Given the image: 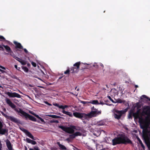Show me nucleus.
Returning <instances> with one entry per match:
<instances>
[{
	"mask_svg": "<svg viewBox=\"0 0 150 150\" xmlns=\"http://www.w3.org/2000/svg\"><path fill=\"white\" fill-rule=\"evenodd\" d=\"M112 142L114 146L120 144L126 145L132 144V141L124 133L118 134L112 140Z\"/></svg>",
	"mask_w": 150,
	"mask_h": 150,
	"instance_id": "nucleus-1",
	"label": "nucleus"
},
{
	"mask_svg": "<svg viewBox=\"0 0 150 150\" xmlns=\"http://www.w3.org/2000/svg\"><path fill=\"white\" fill-rule=\"evenodd\" d=\"M5 100L6 103L8 105L12 108L16 112L20 113L24 116L26 119L28 118L30 120L34 122H36L37 119L34 117L29 114L26 112L23 111L21 109L18 108V109L16 108V105L14 104L8 98H6Z\"/></svg>",
	"mask_w": 150,
	"mask_h": 150,
	"instance_id": "nucleus-2",
	"label": "nucleus"
},
{
	"mask_svg": "<svg viewBox=\"0 0 150 150\" xmlns=\"http://www.w3.org/2000/svg\"><path fill=\"white\" fill-rule=\"evenodd\" d=\"M139 122L140 124L141 128L143 129V136L146 137V139L145 140H147L148 137L149 138L148 135V133H149L148 128L150 126V122L139 120Z\"/></svg>",
	"mask_w": 150,
	"mask_h": 150,
	"instance_id": "nucleus-3",
	"label": "nucleus"
},
{
	"mask_svg": "<svg viewBox=\"0 0 150 150\" xmlns=\"http://www.w3.org/2000/svg\"><path fill=\"white\" fill-rule=\"evenodd\" d=\"M142 113L147 116L145 117L144 120L142 118H140L139 120L150 122V106H144L143 107Z\"/></svg>",
	"mask_w": 150,
	"mask_h": 150,
	"instance_id": "nucleus-4",
	"label": "nucleus"
},
{
	"mask_svg": "<svg viewBox=\"0 0 150 150\" xmlns=\"http://www.w3.org/2000/svg\"><path fill=\"white\" fill-rule=\"evenodd\" d=\"M74 125H71L69 127H66L64 126H59V127L61 128L64 131L69 134H73L74 132Z\"/></svg>",
	"mask_w": 150,
	"mask_h": 150,
	"instance_id": "nucleus-5",
	"label": "nucleus"
},
{
	"mask_svg": "<svg viewBox=\"0 0 150 150\" xmlns=\"http://www.w3.org/2000/svg\"><path fill=\"white\" fill-rule=\"evenodd\" d=\"M101 110H98V109H94L93 110H91L90 113L87 114L88 120L89 118L96 117L101 114Z\"/></svg>",
	"mask_w": 150,
	"mask_h": 150,
	"instance_id": "nucleus-6",
	"label": "nucleus"
},
{
	"mask_svg": "<svg viewBox=\"0 0 150 150\" xmlns=\"http://www.w3.org/2000/svg\"><path fill=\"white\" fill-rule=\"evenodd\" d=\"M1 112L2 115L5 117L7 119L10 120L11 121L16 123H20V121L17 118L15 117L12 116H10L8 115L5 114L2 111H1Z\"/></svg>",
	"mask_w": 150,
	"mask_h": 150,
	"instance_id": "nucleus-7",
	"label": "nucleus"
},
{
	"mask_svg": "<svg viewBox=\"0 0 150 150\" xmlns=\"http://www.w3.org/2000/svg\"><path fill=\"white\" fill-rule=\"evenodd\" d=\"M73 114L75 117L80 119L82 120H88L87 114H86L75 112H73Z\"/></svg>",
	"mask_w": 150,
	"mask_h": 150,
	"instance_id": "nucleus-8",
	"label": "nucleus"
},
{
	"mask_svg": "<svg viewBox=\"0 0 150 150\" xmlns=\"http://www.w3.org/2000/svg\"><path fill=\"white\" fill-rule=\"evenodd\" d=\"M114 118L118 120L120 119L122 115H123L121 110L116 109L114 111Z\"/></svg>",
	"mask_w": 150,
	"mask_h": 150,
	"instance_id": "nucleus-9",
	"label": "nucleus"
},
{
	"mask_svg": "<svg viewBox=\"0 0 150 150\" xmlns=\"http://www.w3.org/2000/svg\"><path fill=\"white\" fill-rule=\"evenodd\" d=\"M81 62H80L76 63L74 64V67L71 69V70H72V73L77 72L78 71V69L79 68Z\"/></svg>",
	"mask_w": 150,
	"mask_h": 150,
	"instance_id": "nucleus-10",
	"label": "nucleus"
},
{
	"mask_svg": "<svg viewBox=\"0 0 150 150\" xmlns=\"http://www.w3.org/2000/svg\"><path fill=\"white\" fill-rule=\"evenodd\" d=\"M68 106L66 105H61L60 108L62 109L63 110L62 111V112L63 113L71 117H72L73 115L71 112L66 111L64 110L65 108H68Z\"/></svg>",
	"mask_w": 150,
	"mask_h": 150,
	"instance_id": "nucleus-11",
	"label": "nucleus"
},
{
	"mask_svg": "<svg viewBox=\"0 0 150 150\" xmlns=\"http://www.w3.org/2000/svg\"><path fill=\"white\" fill-rule=\"evenodd\" d=\"M6 94L10 97L11 98L17 97L18 98H21V96L19 94L16 92L11 93L8 92H7Z\"/></svg>",
	"mask_w": 150,
	"mask_h": 150,
	"instance_id": "nucleus-12",
	"label": "nucleus"
},
{
	"mask_svg": "<svg viewBox=\"0 0 150 150\" xmlns=\"http://www.w3.org/2000/svg\"><path fill=\"white\" fill-rule=\"evenodd\" d=\"M3 125L1 122H0V134L2 135L4 134L5 133H7L8 132L7 129H3L2 128Z\"/></svg>",
	"mask_w": 150,
	"mask_h": 150,
	"instance_id": "nucleus-13",
	"label": "nucleus"
},
{
	"mask_svg": "<svg viewBox=\"0 0 150 150\" xmlns=\"http://www.w3.org/2000/svg\"><path fill=\"white\" fill-rule=\"evenodd\" d=\"M24 132H25L26 134L30 138L33 140L36 139L32 134L27 130L24 129Z\"/></svg>",
	"mask_w": 150,
	"mask_h": 150,
	"instance_id": "nucleus-14",
	"label": "nucleus"
},
{
	"mask_svg": "<svg viewBox=\"0 0 150 150\" xmlns=\"http://www.w3.org/2000/svg\"><path fill=\"white\" fill-rule=\"evenodd\" d=\"M6 143L7 147L9 150H12V146L10 141L7 139L6 141Z\"/></svg>",
	"mask_w": 150,
	"mask_h": 150,
	"instance_id": "nucleus-15",
	"label": "nucleus"
},
{
	"mask_svg": "<svg viewBox=\"0 0 150 150\" xmlns=\"http://www.w3.org/2000/svg\"><path fill=\"white\" fill-rule=\"evenodd\" d=\"M13 43L16 45L15 47L16 48L23 49V47L20 43L16 41L14 42Z\"/></svg>",
	"mask_w": 150,
	"mask_h": 150,
	"instance_id": "nucleus-16",
	"label": "nucleus"
},
{
	"mask_svg": "<svg viewBox=\"0 0 150 150\" xmlns=\"http://www.w3.org/2000/svg\"><path fill=\"white\" fill-rule=\"evenodd\" d=\"M57 144L59 146L60 150H66L67 149L66 147L64 146L61 144L59 142H57Z\"/></svg>",
	"mask_w": 150,
	"mask_h": 150,
	"instance_id": "nucleus-17",
	"label": "nucleus"
},
{
	"mask_svg": "<svg viewBox=\"0 0 150 150\" xmlns=\"http://www.w3.org/2000/svg\"><path fill=\"white\" fill-rule=\"evenodd\" d=\"M3 46L5 48L6 51L8 52H11L13 53V51L11 50L10 47L8 45H3Z\"/></svg>",
	"mask_w": 150,
	"mask_h": 150,
	"instance_id": "nucleus-18",
	"label": "nucleus"
},
{
	"mask_svg": "<svg viewBox=\"0 0 150 150\" xmlns=\"http://www.w3.org/2000/svg\"><path fill=\"white\" fill-rule=\"evenodd\" d=\"M26 140L28 143H31L32 144L35 145L36 144V142L35 141L32 140L29 138H27L26 139Z\"/></svg>",
	"mask_w": 150,
	"mask_h": 150,
	"instance_id": "nucleus-19",
	"label": "nucleus"
},
{
	"mask_svg": "<svg viewBox=\"0 0 150 150\" xmlns=\"http://www.w3.org/2000/svg\"><path fill=\"white\" fill-rule=\"evenodd\" d=\"M145 143L148 148L149 150H150V141L149 139L148 138L147 140H145Z\"/></svg>",
	"mask_w": 150,
	"mask_h": 150,
	"instance_id": "nucleus-20",
	"label": "nucleus"
},
{
	"mask_svg": "<svg viewBox=\"0 0 150 150\" xmlns=\"http://www.w3.org/2000/svg\"><path fill=\"white\" fill-rule=\"evenodd\" d=\"M73 127V128H74V130H76L81 132H83V130L80 127L74 126Z\"/></svg>",
	"mask_w": 150,
	"mask_h": 150,
	"instance_id": "nucleus-21",
	"label": "nucleus"
},
{
	"mask_svg": "<svg viewBox=\"0 0 150 150\" xmlns=\"http://www.w3.org/2000/svg\"><path fill=\"white\" fill-rule=\"evenodd\" d=\"M0 41H5L7 42L8 43H9L10 42L9 41L6 40L4 37L1 35H0Z\"/></svg>",
	"mask_w": 150,
	"mask_h": 150,
	"instance_id": "nucleus-22",
	"label": "nucleus"
},
{
	"mask_svg": "<svg viewBox=\"0 0 150 150\" xmlns=\"http://www.w3.org/2000/svg\"><path fill=\"white\" fill-rule=\"evenodd\" d=\"M48 116L50 117L53 118H61L62 117L60 116H57L55 115H49Z\"/></svg>",
	"mask_w": 150,
	"mask_h": 150,
	"instance_id": "nucleus-23",
	"label": "nucleus"
},
{
	"mask_svg": "<svg viewBox=\"0 0 150 150\" xmlns=\"http://www.w3.org/2000/svg\"><path fill=\"white\" fill-rule=\"evenodd\" d=\"M90 103L93 104L98 105L99 103L98 100H93L90 101Z\"/></svg>",
	"mask_w": 150,
	"mask_h": 150,
	"instance_id": "nucleus-24",
	"label": "nucleus"
},
{
	"mask_svg": "<svg viewBox=\"0 0 150 150\" xmlns=\"http://www.w3.org/2000/svg\"><path fill=\"white\" fill-rule=\"evenodd\" d=\"M33 115L35 117H36L37 118L39 119L41 122H45L44 120L42 119V118H41L38 115H36L35 114H33Z\"/></svg>",
	"mask_w": 150,
	"mask_h": 150,
	"instance_id": "nucleus-25",
	"label": "nucleus"
},
{
	"mask_svg": "<svg viewBox=\"0 0 150 150\" xmlns=\"http://www.w3.org/2000/svg\"><path fill=\"white\" fill-rule=\"evenodd\" d=\"M144 98H146L147 100L150 101V98L147 97V96L145 95H143L141 97V99H143Z\"/></svg>",
	"mask_w": 150,
	"mask_h": 150,
	"instance_id": "nucleus-26",
	"label": "nucleus"
},
{
	"mask_svg": "<svg viewBox=\"0 0 150 150\" xmlns=\"http://www.w3.org/2000/svg\"><path fill=\"white\" fill-rule=\"evenodd\" d=\"M74 133L76 137L78 136H81L82 135V133H81L80 132H77Z\"/></svg>",
	"mask_w": 150,
	"mask_h": 150,
	"instance_id": "nucleus-27",
	"label": "nucleus"
},
{
	"mask_svg": "<svg viewBox=\"0 0 150 150\" xmlns=\"http://www.w3.org/2000/svg\"><path fill=\"white\" fill-rule=\"evenodd\" d=\"M19 62L22 65H25L26 64V61L21 59L20 61H19Z\"/></svg>",
	"mask_w": 150,
	"mask_h": 150,
	"instance_id": "nucleus-28",
	"label": "nucleus"
},
{
	"mask_svg": "<svg viewBox=\"0 0 150 150\" xmlns=\"http://www.w3.org/2000/svg\"><path fill=\"white\" fill-rule=\"evenodd\" d=\"M139 114L137 113V112H134L133 116L135 118H137L139 117Z\"/></svg>",
	"mask_w": 150,
	"mask_h": 150,
	"instance_id": "nucleus-29",
	"label": "nucleus"
},
{
	"mask_svg": "<svg viewBox=\"0 0 150 150\" xmlns=\"http://www.w3.org/2000/svg\"><path fill=\"white\" fill-rule=\"evenodd\" d=\"M22 68L24 71L26 72H27L29 71L28 68L26 67L22 66Z\"/></svg>",
	"mask_w": 150,
	"mask_h": 150,
	"instance_id": "nucleus-30",
	"label": "nucleus"
},
{
	"mask_svg": "<svg viewBox=\"0 0 150 150\" xmlns=\"http://www.w3.org/2000/svg\"><path fill=\"white\" fill-rule=\"evenodd\" d=\"M105 124V122L102 121L99 122L98 123V126H100L104 125Z\"/></svg>",
	"mask_w": 150,
	"mask_h": 150,
	"instance_id": "nucleus-31",
	"label": "nucleus"
},
{
	"mask_svg": "<svg viewBox=\"0 0 150 150\" xmlns=\"http://www.w3.org/2000/svg\"><path fill=\"white\" fill-rule=\"evenodd\" d=\"M8 53H5V54L6 55H7L8 54H9L12 56L13 58L14 56H15L16 55L13 53H13H12L11 52H8Z\"/></svg>",
	"mask_w": 150,
	"mask_h": 150,
	"instance_id": "nucleus-32",
	"label": "nucleus"
},
{
	"mask_svg": "<svg viewBox=\"0 0 150 150\" xmlns=\"http://www.w3.org/2000/svg\"><path fill=\"white\" fill-rule=\"evenodd\" d=\"M29 150H40L38 146H35L33 148H30Z\"/></svg>",
	"mask_w": 150,
	"mask_h": 150,
	"instance_id": "nucleus-33",
	"label": "nucleus"
},
{
	"mask_svg": "<svg viewBox=\"0 0 150 150\" xmlns=\"http://www.w3.org/2000/svg\"><path fill=\"white\" fill-rule=\"evenodd\" d=\"M135 107L137 108V109H140L141 107V105L138 103H137L136 104Z\"/></svg>",
	"mask_w": 150,
	"mask_h": 150,
	"instance_id": "nucleus-34",
	"label": "nucleus"
},
{
	"mask_svg": "<svg viewBox=\"0 0 150 150\" xmlns=\"http://www.w3.org/2000/svg\"><path fill=\"white\" fill-rule=\"evenodd\" d=\"M81 103L83 104H88L90 103V101H81Z\"/></svg>",
	"mask_w": 150,
	"mask_h": 150,
	"instance_id": "nucleus-35",
	"label": "nucleus"
},
{
	"mask_svg": "<svg viewBox=\"0 0 150 150\" xmlns=\"http://www.w3.org/2000/svg\"><path fill=\"white\" fill-rule=\"evenodd\" d=\"M76 137L74 133L69 135V137L70 139H74Z\"/></svg>",
	"mask_w": 150,
	"mask_h": 150,
	"instance_id": "nucleus-36",
	"label": "nucleus"
},
{
	"mask_svg": "<svg viewBox=\"0 0 150 150\" xmlns=\"http://www.w3.org/2000/svg\"><path fill=\"white\" fill-rule=\"evenodd\" d=\"M51 123H58L59 122V121L58 120H51L50 121Z\"/></svg>",
	"mask_w": 150,
	"mask_h": 150,
	"instance_id": "nucleus-37",
	"label": "nucleus"
},
{
	"mask_svg": "<svg viewBox=\"0 0 150 150\" xmlns=\"http://www.w3.org/2000/svg\"><path fill=\"white\" fill-rule=\"evenodd\" d=\"M128 109V108H127L124 110H121L123 114H125L126 112Z\"/></svg>",
	"mask_w": 150,
	"mask_h": 150,
	"instance_id": "nucleus-38",
	"label": "nucleus"
},
{
	"mask_svg": "<svg viewBox=\"0 0 150 150\" xmlns=\"http://www.w3.org/2000/svg\"><path fill=\"white\" fill-rule=\"evenodd\" d=\"M53 105L55 106H57L59 108H60V107H61V105H59V104L56 103H54L53 104Z\"/></svg>",
	"mask_w": 150,
	"mask_h": 150,
	"instance_id": "nucleus-39",
	"label": "nucleus"
},
{
	"mask_svg": "<svg viewBox=\"0 0 150 150\" xmlns=\"http://www.w3.org/2000/svg\"><path fill=\"white\" fill-rule=\"evenodd\" d=\"M70 71L69 69V68L66 71H64V74H69Z\"/></svg>",
	"mask_w": 150,
	"mask_h": 150,
	"instance_id": "nucleus-40",
	"label": "nucleus"
},
{
	"mask_svg": "<svg viewBox=\"0 0 150 150\" xmlns=\"http://www.w3.org/2000/svg\"><path fill=\"white\" fill-rule=\"evenodd\" d=\"M134 113V110H130L129 114L133 116Z\"/></svg>",
	"mask_w": 150,
	"mask_h": 150,
	"instance_id": "nucleus-41",
	"label": "nucleus"
},
{
	"mask_svg": "<svg viewBox=\"0 0 150 150\" xmlns=\"http://www.w3.org/2000/svg\"><path fill=\"white\" fill-rule=\"evenodd\" d=\"M13 58L15 59H16L17 60L18 62H19V61H20L21 60V59H20V58H18V57H17L16 55L14 56Z\"/></svg>",
	"mask_w": 150,
	"mask_h": 150,
	"instance_id": "nucleus-42",
	"label": "nucleus"
},
{
	"mask_svg": "<svg viewBox=\"0 0 150 150\" xmlns=\"http://www.w3.org/2000/svg\"><path fill=\"white\" fill-rule=\"evenodd\" d=\"M31 63L33 66L34 67H36L37 64L33 62H31Z\"/></svg>",
	"mask_w": 150,
	"mask_h": 150,
	"instance_id": "nucleus-43",
	"label": "nucleus"
},
{
	"mask_svg": "<svg viewBox=\"0 0 150 150\" xmlns=\"http://www.w3.org/2000/svg\"><path fill=\"white\" fill-rule=\"evenodd\" d=\"M2 145L1 143V140H0V150H2Z\"/></svg>",
	"mask_w": 150,
	"mask_h": 150,
	"instance_id": "nucleus-44",
	"label": "nucleus"
},
{
	"mask_svg": "<svg viewBox=\"0 0 150 150\" xmlns=\"http://www.w3.org/2000/svg\"><path fill=\"white\" fill-rule=\"evenodd\" d=\"M137 109V112H137V113L138 114H139V113H140V111H141V109Z\"/></svg>",
	"mask_w": 150,
	"mask_h": 150,
	"instance_id": "nucleus-45",
	"label": "nucleus"
},
{
	"mask_svg": "<svg viewBox=\"0 0 150 150\" xmlns=\"http://www.w3.org/2000/svg\"><path fill=\"white\" fill-rule=\"evenodd\" d=\"M108 97L109 98L110 101H112L113 102H114L113 100L112 99L110 96H108Z\"/></svg>",
	"mask_w": 150,
	"mask_h": 150,
	"instance_id": "nucleus-46",
	"label": "nucleus"
},
{
	"mask_svg": "<svg viewBox=\"0 0 150 150\" xmlns=\"http://www.w3.org/2000/svg\"><path fill=\"white\" fill-rule=\"evenodd\" d=\"M12 77L13 79H18L17 77L15 75H13V76H12Z\"/></svg>",
	"mask_w": 150,
	"mask_h": 150,
	"instance_id": "nucleus-47",
	"label": "nucleus"
},
{
	"mask_svg": "<svg viewBox=\"0 0 150 150\" xmlns=\"http://www.w3.org/2000/svg\"><path fill=\"white\" fill-rule=\"evenodd\" d=\"M117 102L119 103H122L123 101L121 99H118L117 101Z\"/></svg>",
	"mask_w": 150,
	"mask_h": 150,
	"instance_id": "nucleus-48",
	"label": "nucleus"
},
{
	"mask_svg": "<svg viewBox=\"0 0 150 150\" xmlns=\"http://www.w3.org/2000/svg\"><path fill=\"white\" fill-rule=\"evenodd\" d=\"M128 117L129 119H132V115L129 113Z\"/></svg>",
	"mask_w": 150,
	"mask_h": 150,
	"instance_id": "nucleus-49",
	"label": "nucleus"
},
{
	"mask_svg": "<svg viewBox=\"0 0 150 150\" xmlns=\"http://www.w3.org/2000/svg\"><path fill=\"white\" fill-rule=\"evenodd\" d=\"M141 145L142 146V147L143 148V149H144V150H145L144 149H145V146L143 144H141Z\"/></svg>",
	"mask_w": 150,
	"mask_h": 150,
	"instance_id": "nucleus-50",
	"label": "nucleus"
},
{
	"mask_svg": "<svg viewBox=\"0 0 150 150\" xmlns=\"http://www.w3.org/2000/svg\"><path fill=\"white\" fill-rule=\"evenodd\" d=\"M23 50L24 52L26 54H27L28 52V50L25 48L23 49Z\"/></svg>",
	"mask_w": 150,
	"mask_h": 150,
	"instance_id": "nucleus-51",
	"label": "nucleus"
},
{
	"mask_svg": "<svg viewBox=\"0 0 150 150\" xmlns=\"http://www.w3.org/2000/svg\"><path fill=\"white\" fill-rule=\"evenodd\" d=\"M45 103L46 104H47V105H49L51 106V105H52L51 104H50V103H48V102H45Z\"/></svg>",
	"mask_w": 150,
	"mask_h": 150,
	"instance_id": "nucleus-52",
	"label": "nucleus"
},
{
	"mask_svg": "<svg viewBox=\"0 0 150 150\" xmlns=\"http://www.w3.org/2000/svg\"><path fill=\"white\" fill-rule=\"evenodd\" d=\"M105 104H106V103H103V102H102L101 101H100V103H99V104H101L102 105Z\"/></svg>",
	"mask_w": 150,
	"mask_h": 150,
	"instance_id": "nucleus-53",
	"label": "nucleus"
},
{
	"mask_svg": "<svg viewBox=\"0 0 150 150\" xmlns=\"http://www.w3.org/2000/svg\"><path fill=\"white\" fill-rule=\"evenodd\" d=\"M0 68L3 69L5 70L6 69V68L5 67H3L2 66H0Z\"/></svg>",
	"mask_w": 150,
	"mask_h": 150,
	"instance_id": "nucleus-54",
	"label": "nucleus"
},
{
	"mask_svg": "<svg viewBox=\"0 0 150 150\" xmlns=\"http://www.w3.org/2000/svg\"><path fill=\"white\" fill-rule=\"evenodd\" d=\"M0 71L2 73H4L6 72L5 71H4V70H2L1 69H0Z\"/></svg>",
	"mask_w": 150,
	"mask_h": 150,
	"instance_id": "nucleus-55",
	"label": "nucleus"
},
{
	"mask_svg": "<svg viewBox=\"0 0 150 150\" xmlns=\"http://www.w3.org/2000/svg\"><path fill=\"white\" fill-rule=\"evenodd\" d=\"M138 139L139 140V142L140 144H142V141H141V140L139 138Z\"/></svg>",
	"mask_w": 150,
	"mask_h": 150,
	"instance_id": "nucleus-56",
	"label": "nucleus"
},
{
	"mask_svg": "<svg viewBox=\"0 0 150 150\" xmlns=\"http://www.w3.org/2000/svg\"><path fill=\"white\" fill-rule=\"evenodd\" d=\"M15 68L18 70H19V69H18V66L16 65H15L14 66Z\"/></svg>",
	"mask_w": 150,
	"mask_h": 150,
	"instance_id": "nucleus-57",
	"label": "nucleus"
},
{
	"mask_svg": "<svg viewBox=\"0 0 150 150\" xmlns=\"http://www.w3.org/2000/svg\"><path fill=\"white\" fill-rule=\"evenodd\" d=\"M94 109H96V108H95L94 106H93L91 108V110H94Z\"/></svg>",
	"mask_w": 150,
	"mask_h": 150,
	"instance_id": "nucleus-58",
	"label": "nucleus"
},
{
	"mask_svg": "<svg viewBox=\"0 0 150 150\" xmlns=\"http://www.w3.org/2000/svg\"><path fill=\"white\" fill-rule=\"evenodd\" d=\"M100 66L102 67H103V64H102V63H100Z\"/></svg>",
	"mask_w": 150,
	"mask_h": 150,
	"instance_id": "nucleus-59",
	"label": "nucleus"
},
{
	"mask_svg": "<svg viewBox=\"0 0 150 150\" xmlns=\"http://www.w3.org/2000/svg\"><path fill=\"white\" fill-rule=\"evenodd\" d=\"M93 66L94 67H98V66L97 64H93Z\"/></svg>",
	"mask_w": 150,
	"mask_h": 150,
	"instance_id": "nucleus-60",
	"label": "nucleus"
},
{
	"mask_svg": "<svg viewBox=\"0 0 150 150\" xmlns=\"http://www.w3.org/2000/svg\"><path fill=\"white\" fill-rule=\"evenodd\" d=\"M27 64L28 67H29L30 66V64L29 63H27Z\"/></svg>",
	"mask_w": 150,
	"mask_h": 150,
	"instance_id": "nucleus-61",
	"label": "nucleus"
},
{
	"mask_svg": "<svg viewBox=\"0 0 150 150\" xmlns=\"http://www.w3.org/2000/svg\"><path fill=\"white\" fill-rule=\"evenodd\" d=\"M4 47L3 46V47H1V50H2V51H4Z\"/></svg>",
	"mask_w": 150,
	"mask_h": 150,
	"instance_id": "nucleus-62",
	"label": "nucleus"
},
{
	"mask_svg": "<svg viewBox=\"0 0 150 150\" xmlns=\"http://www.w3.org/2000/svg\"><path fill=\"white\" fill-rule=\"evenodd\" d=\"M3 110L5 112L6 111V109L5 108H4L3 109Z\"/></svg>",
	"mask_w": 150,
	"mask_h": 150,
	"instance_id": "nucleus-63",
	"label": "nucleus"
},
{
	"mask_svg": "<svg viewBox=\"0 0 150 150\" xmlns=\"http://www.w3.org/2000/svg\"><path fill=\"white\" fill-rule=\"evenodd\" d=\"M66 140L67 141H70V139L69 138H67L66 139Z\"/></svg>",
	"mask_w": 150,
	"mask_h": 150,
	"instance_id": "nucleus-64",
	"label": "nucleus"
}]
</instances>
